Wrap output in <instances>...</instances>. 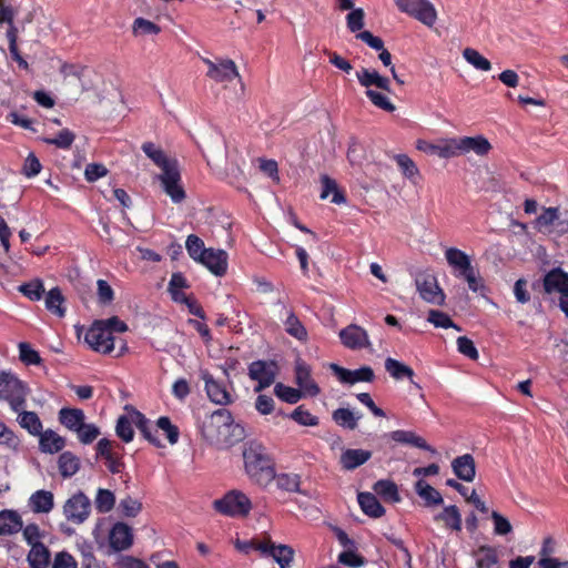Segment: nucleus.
Listing matches in <instances>:
<instances>
[{"label":"nucleus","instance_id":"nucleus-1","mask_svg":"<svg viewBox=\"0 0 568 568\" xmlns=\"http://www.w3.org/2000/svg\"><path fill=\"white\" fill-rule=\"evenodd\" d=\"M202 435L212 445L227 447L243 437V428L235 424L230 410L220 408L207 416L202 424Z\"/></svg>","mask_w":568,"mask_h":568},{"label":"nucleus","instance_id":"nucleus-52","mask_svg":"<svg viewBox=\"0 0 568 568\" xmlns=\"http://www.w3.org/2000/svg\"><path fill=\"white\" fill-rule=\"evenodd\" d=\"M19 291L31 301H39L44 293L41 280H33L19 286Z\"/></svg>","mask_w":568,"mask_h":568},{"label":"nucleus","instance_id":"nucleus-20","mask_svg":"<svg viewBox=\"0 0 568 568\" xmlns=\"http://www.w3.org/2000/svg\"><path fill=\"white\" fill-rule=\"evenodd\" d=\"M454 474L462 480L470 483L476 476L475 459L470 454H464L452 462Z\"/></svg>","mask_w":568,"mask_h":568},{"label":"nucleus","instance_id":"nucleus-19","mask_svg":"<svg viewBox=\"0 0 568 568\" xmlns=\"http://www.w3.org/2000/svg\"><path fill=\"white\" fill-rule=\"evenodd\" d=\"M544 290L547 294L559 293L560 296L568 292V274L561 268L549 271L544 277Z\"/></svg>","mask_w":568,"mask_h":568},{"label":"nucleus","instance_id":"nucleus-8","mask_svg":"<svg viewBox=\"0 0 568 568\" xmlns=\"http://www.w3.org/2000/svg\"><path fill=\"white\" fill-rule=\"evenodd\" d=\"M91 513V501L87 495L79 491L71 496L63 506L65 518L73 524H82Z\"/></svg>","mask_w":568,"mask_h":568},{"label":"nucleus","instance_id":"nucleus-60","mask_svg":"<svg viewBox=\"0 0 568 568\" xmlns=\"http://www.w3.org/2000/svg\"><path fill=\"white\" fill-rule=\"evenodd\" d=\"M74 433L82 444H90L100 435L99 428L94 424L83 423Z\"/></svg>","mask_w":568,"mask_h":568},{"label":"nucleus","instance_id":"nucleus-21","mask_svg":"<svg viewBox=\"0 0 568 568\" xmlns=\"http://www.w3.org/2000/svg\"><path fill=\"white\" fill-rule=\"evenodd\" d=\"M144 154L161 169L162 172L178 165L175 160L169 159L165 152L153 142H144L141 146Z\"/></svg>","mask_w":568,"mask_h":568},{"label":"nucleus","instance_id":"nucleus-38","mask_svg":"<svg viewBox=\"0 0 568 568\" xmlns=\"http://www.w3.org/2000/svg\"><path fill=\"white\" fill-rule=\"evenodd\" d=\"M322 182V192L321 199L325 200L329 195L332 196V202L335 204H342L345 202L344 194L338 190L337 183L335 180L331 179L328 175L321 176Z\"/></svg>","mask_w":568,"mask_h":568},{"label":"nucleus","instance_id":"nucleus-3","mask_svg":"<svg viewBox=\"0 0 568 568\" xmlns=\"http://www.w3.org/2000/svg\"><path fill=\"white\" fill-rule=\"evenodd\" d=\"M27 386L13 374L0 372V400H6L13 412H20L26 406Z\"/></svg>","mask_w":568,"mask_h":568},{"label":"nucleus","instance_id":"nucleus-17","mask_svg":"<svg viewBox=\"0 0 568 568\" xmlns=\"http://www.w3.org/2000/svg\"><path fill=\"white\" fill-rule=\"evenodd\" d=\"M199 262L206 266L214 275L223 276L227 270V253L223 250L207 248Z\"/></svg>","mask_w":568,"mask_h":568},{"label":"nucleus","instance_id":"nucleus-57","mask_svg":"<svg viewBox=\"0 0 568 568\" xmlns=\"http://www.w3.org/2000/svg\"><path fill=\"white\" fill-rule=\"evenodd\" d=\"M158 429H161L168 437V440L171 445H174L179 440V429L175 425H173L169 417L162 416L156 422Z\"/></svg>","mask_w":568,"mask_h":568},{"label":"nucleus","instance_id":"nucleus-32","mask_svg":"<svg viewBox=\"0 0 568 568\" xmlns=\"http://www.w3.org/2000/svg\"><path fill=\"white\" fill-rule=\"evenodd\" d=\"M434 519L436 521H443L445 527L455 531L462 530V516L456 506H447L437 514Z\"/></svg>","mask_w":568,"mask_h":568},{"label":"nucleus","instance_id":"nucleus-47","mask_svg":"<svg viewBox=\"0 0 568 568\" xmlns=\"http://www.w3.org/2000/svg\"><path fill=\"white\" fill-rule=\"evenodd\" d=\"M463 57L469 64L478 70L489 71L491 69L489 60L473 48H466L463 51Z\"/></svg>","mask_w":568,"mask_h":568},{"label":"nucleus","instance_id":"nucleus-61","mask_svg":"<svg viewBox=\"0 0 568 568\" xmlns=\"http://www.w3.org/2000/svg\"><path fill=\"white\" fill-rule=\"evenodd\" d=\"M291 418L303 426H316L318 425V418L312 415L303 406H298L291 414Z\"/></svg>","mask_w":568,"mask_h":568},{"label":"nucleus","instance_id":"nucleus-23","mask_svg":"<svg viewBox=\"0 0 568 568\" xmlns=\"http://www.w3.org/2000/svg\"><path fill=\"white\" fill-rule=\"evenodd\" d=\"M463 155L474 152L479 156L487 155L491 150L490 142L483 135L462 136Z\"/></svg>","mask_w":568,"mask_h":568},{"label":"nucleus","instance_id":"nucleus-54","mask_svg":"<svg viewBox=\"0 0 568 568\" xmlns=\"http://www.w3.org/2000/svg\"><path fill=\"white\" fill-rule=\"evenodd\" d=\"M555 551H556L555 540L551 537L545 538L541 549L539 551V560H538L539 568H547V564H542L544 560L551 561L554 564L559 560V559L552 557Z\"/></svg>","mask_w":568,"mask_h":568},{"label":"nucleus","instance_id":"nucleus-55","mask_svg":"<svg viewBox=\"0 0 568 568\" xmlns=\"http://www.w3.org/2000/svg\"><path fill=\"white\" fill-rule=\"evenodd\" d=\"M75 139V135L72 131L69 129L61 130L54 138H45L44 142L47 144L55 145L60 149H69L73 141Z\"/></svg>","mask_w":568,"mask_h":568},{"label":"nucleus","instance_id":"nucleus-37","mask_svg":"<svg viewBox=\"0 0 568 568\" xmlns=\"http://www.w3.org/2000/svg\"><path fill=\"white\" fill-rule=\"evenodd\" d=\"M50 552L43 544H33L28 554V561L32 568H47Z\"/></svg>","mask_w":568,"mask_h":568},{"label":"nucleus","instance_id":"nucleus-11","mask_svg":"<svg viewBox=\"0 0 568 568\" xmlns=\"http://www.w3.org/2000/svg\"><path fill=\"white\" fill-rule=\"evenodd\" d=\"M201 378L204 382V388L209 399L221 406H226L233 403L232 394L227 390L226 386L215 379L207 371L201 372Z\"/></svg>","mask_w":568,"mask_h":568},{"label":"nucleus","instance_id":"nucleus-14","mask_svg":"<svg viewBox=\"0 0 568 568\" xmlns=\"http://www.w3.org/2000/svg\"><path fill=\"white\" fill-rule=\"evenodd\" d=\"M311 367L301 358L295 362V382L300 386V390L304 396H317L321 388L311 376Z\"/></svg>","mask_w":568,"mask_h":568},{"label":"nucleus","instance_id":"nucleus-10","mask_svg":"<svg viewBox=\"0 0 568 568\" xmlns=\"http://www.w3.org/2000/svg\"><path fill=\"white\" fill-rule=\"evenodd\" d=\"M163 191L174 203H181L185 199V191L181 184V174L178 165L161 172L158 175Z\"/></svg>","mask_w":568,"mask_h":568},{"label":"nucleus","instance_id":"nucleus-45","mask_svg":"<svg viewBox=\"0 0 568 568\" xmlns=\"http://www.w3.org/2000/svg\"><path fill=\"white\" fill-rule=\"evenodd\" d=\"M276 486L288 493H301V478L296 474L275 475Z\"/></svg>","mask_w":568,"mask_h":568},{"label":"nucleus","instance_id":"nucleus-42","mask_svg":"<svg viewBox=\"0 0 568 568\" xmlns=\"http://www.w3.org/2000/svg\"><path fill=\"white\" fill-rule=\"evenodd\" d=\"M395 161L400 169L403 175L412 183L416 184L419 179V170L415 162L406 154H397Z\"/></svg>","mask_w":568,"mask_h":568},{"label":"nucleus","instance_id":"nucleus-41","mask_svg":"<svg viewBox=\"0 0 568 568\" xmlns=\"http://www.w3.org/2000/svg\"><path fill=\"white\" fill-rule=\"evenodd\" d=\"M284 326L286 333L292 337L296 338L300 342L307 341V331L293 312H288L287 318L284 322Z\"/></svg>","mask_w":568,"mask_h":568},{"label":"nucleus","instance_id":"nucleus-28","mask_svg":"<svg viewBox=\"0 0 568 568\" xmlns=\"http://www.w3.org/2000/svg\"><path fill=\"white\" fill-rule=\"evenodd\" d=\"M390 438L397 443L412 445L417 448L435 453V449H433L423 437L418 436L414 432L394 430L390 433Z\"/></svg>","mask_w":568,"mask_h":568},{"label":"nucleus","instance_id":"nucleus-56","mask_svg":"<svg viewBox=\"0 0 568 568\" xmlns=\"http://www.w3.org/2000/svg\"><path fill=\"white\" fill-rule=\"evenodd\" d=\"M366 97L376 108H379L386 112H394L396 109V106L390 102V100L381 92L368 89L366 91Z\"/></svg>","mask_w":568,"mask_h":568},{"label":"nucleus","instance_id":"nucleus-64","mask_svg":"<svg viewBox=\"0 0 568 568\" xmlns=\"http://www.w3.org/2000/svg\"><path fill=\"white\" fill-rule=\"evenodd\" d=\"M364 18L365 13L363 9H353L346 17L347 28L349 31L356 32L362 30L364 27Z\"/></svg>","mask_w":568,"mask_h":568},{"label":"nucleus","instance_id":"nucleus-44","mask_svg":"<svg viewBox=\"0 0 568 568\" xmlns=\"http://www.w3.org/2000/svg\"><path fill=\"white\" fill-rule=\"evenodd\" d=\"M115 505L114 494L104 488H99L94 498V506L98 513L106 514L113 509Z\"/></svg>","mask_w":568,"mask_h":568},{"label":"nucleus","instance_id":"nucleus-4","mask_svg":"<svg viewBox=\"0 0 568 568\" xmlns=\"http://www.w3.org/2000/svg\"><path fill=\"white\" fill-rule=\"evenodd\" d=\"M203 62L207 68L206 77L216 83L223 84L224 87L235 81L240 85V95H243L244 84L233 60L217 58L215 60L203 59Z\"/></svg>","mask_w":568,"mask_h":568},{"label":"nucleus","instance_id":"nucleus-24","mask_svg":"<svg viewBox=\"0 0 568 568\" xmlns=\"http://www.w3.org/2000/svg\"><path fill=\"white\" fill-rule=\"evenodd\" d=\"M372 457V453L365 449H346L342 453L339 463L346 470H353L365 464Z\"/></svg>","mask_w":568,"mask_h":568},{"label":"nucleus","instance_id":"nucleus-58","mask_svg":"<svg viewBox=\"0 0 568 568\" xmlns=\"http://www.w3.org/2000/svg\"><path fill=\"white\" fill-rule=\"evenodd\" d=\"M19 357L27 365H39L41 357L39 353L33 349L28 343L22 342L19 344Z\"/></svg>","mask_w":568,"mask_h":568},{"label":"nucleus","instance_id":"nucleus-34","mask_svg":"<svg viewBox=\"0 0 568 568\" xmlns=\"http://www.w3.org/2000/svg\"><path fill=\"white\" fill-rule=\"evenodd\" d=\"M19 425L28 430L33 436H39L42 433V423L34 412L23 410L18 412Z\"/></svg>","mask_w":568,"mask_h":568},{"label":"nucleus","instance_id":"nucleus-26","mask_svg":"<svg viewBox=\"0 0 568 568\" xmlns=\"http://www.w3.org/2000/svg\"><path fill=\"white\" fill-rule=\"evenodd\" d=\"M361 509L369 517L379 518L384 515L385 509L372 493H359L357 496Z\"/></svg>","mask_w":568,"mask_h":568},{"label":"nucleus","instance_id":"nucleus-50","mask_svg":"<svg viewBox=\"0 0 568 568\" xmlns=\"http://www.w3.org/2000/svg\"><path fill=\"white\" fill-rule=\"evenodd\" d=\"M185 247L189 253V255L194 261H200L202 256L205 254L207 248L204 247V242L196 235L191 234L187 236L185 242Z\"/></svg>","mask_w":568,"mask_h":568},{"label":"nucleus","instance_id":"nucleus-49","mask_svg":"<svg viewBox=\"0 0 568 568\" xmlns=\"http://www.w3.org/2000/svg\"><path fill=\"white\" fill-rule=\"evenodd\" d=\"M274 393L278 398L288 404H295L304 396L300 389L285 386L282 383L275 385Z\"/></svg>","mask_w":568,"mask_h":568},{"label":"nucleus","instance_id":"nucleus-18","mask_svg":"<svg viewBox=\"0 0 568 568\" xmlns=\"http://www.w3.org/2000/svg\"><path fill=\"white\" fill-rule=\"evenodd\" d=\"M359 84L367 90L376 87L383 91L390 92V81L388 78L381 75L375 69L362 68L356 72Z\"/></svg>","mask_w":568,"mask_h":568},{"label":"nucleus","instance_id":"nucleus-16","mask_svg":"<svg viewBox=\"0 0 568 568\" xmlns=\"http://www.w3.org/2000/svg\"><path fill=\"white\" fill-rule=\"evenodd\" d=\"M329 368L342 383L355 384L358 382H372L375 377L371 367L364 366L355 371L346 369L337 364H331Z\"/></svg>","mask_w":568,"mask_h":568},{"label":"nucleus","instance_id":"nucleus-51","mask_svg":"<svg viewBox=\"0 0 568 568\" xmlns=\"http://www.w3.org/2000/svg\"><path fill=\"white\" fill-rule=\"evenodd\" d=\"M427 321L436 327H452L455 328L456 331H460V327L456 325L447 314L437 310H430L428 312Z\"/></svg>","mask_w":568,"mask_h":568},{"label":"nucleus","instance_id":"nucleus-9","mask_svg":"<svg viewBox=\"0 0 568 568\" xmlns=\"http://www.w3.org/2000/svg\"><path fill=\"white\" fill-rule=\"evenodd\" d=\"M415 282L416 288L424 301L434 305H444L445 294L438 286L437 278L434 275L427 273L418 274Z\"/></svg>","mask_w":568,"mask_h":568},{"label":"nucleus","instance_id":"nucleus-53","mask_svg":"<svg viewBox=\"0 0 568 568\" xmlns=\"http://www.w3.org/2000/svg\"><path fill=\"white\" fill-rule=\"evenodd\" d=\"M559 219V209L558 207H547L544 209L542 213L536 219V227L539 231L548 230L555 221Z\"/></svg>","mask_w":568,"mask_h":568},{"label":"nucleus","instance_id":"nucleus-48","mask_svg":"<svg viewBox=\"0 0 568 568\" xmlns=\"http://www.w3.org/2000/svg\"><path fill=\"white\" fill-rule=\"evenodd\" d=\"M361 416L356 417L354 413L347 408H338L333 413L334 422L348 429H355L357 427V422Z\"/></svg>","mask_w":568,"mask_h":568},{"label":"nucleus","instance_id":"nucleus-43","mask_svg":"<svg viewBox=\"0 0 568 568\" xmlns=\"http://www.w3.org/2000/svg\"><path fill=\"white\" fill-rule=\"evenodd\" d=\"M374 491L385 501L397 503L400 500L397 486L390 480H378L374 485Z\"/></svg>","mask_w":568,"mask_h":568},{"label":"nucleus","instance_id":"nucleus-15","mask_svg":"<svg viewBox=\"0 0 568 568\" xmlns=\"http://www.w3.org/2000/svg\"><path fill=\"white\" fill-rule=\"evenodd\" d=\"M133 542L132 528L124 523H116L110 530L109 544L113 551L129 549Z\"/></svg>","mask_w":568,"mask_h":568},{"label":"nucleus","instance_id":"nucleus-33","mask_svg":"<svg viewBox=\"0 0 568 568\" xmlns=\"http://www.w3.org/2000/svg\"><path fill=\"white\" fill-rule=\"evenodd\" d=\"M80 458L71 452H64L59 456L58 467L62 477L69 478L80 469Z\"/></svg>","mask_w":568,"mask_h":568},{"label":"nucleus","instance_id":"nucleus-29","mask_svg":"<svg viewBox=\"0 0 568 568\" xmlns=\"http://www.w3.org/2000/svg\"><path fill=\"white\" fill-rule=\"evenodd\" d=\"M29 506L34 513H49L54 506L53 494L48 490H37L29 499Z\"/></svg>","mask_w":568,"mask_h":568},{"label":"nucleus","instance_id":"nucleus-59","mask_svg":"<svg viewBox=\"0 0 568 568\" xmlns=\"http://www.w3.org/2000/svg\"><path fill=\"white\" fill-rule=\"evenodd\" d=\"M160 27L150 20L138 18L133 22V32L136 36L158 34Z\"/></svg>","mask_w":568,"mask_h":568},{"label":"nucleus","instance_id":"nucleus-25","mask_svg":"<svg viewBox=\"0 0 568 568\" xmlns=\"http://www.w3.org/2000/svg\"><path fill=\"white\" fill-rule=\"evenodd\" d=\"M445 258L458 275L473 267L470 257L464 251L456 247L447 248L445 251Z\"/></svg>","mask_w":568,"mask_h":568},{"label":"nucleus","instance_id":"nucleus-7","mask_svg":"<svg viewBox=\"0 0 568 568\" xmlns=\"http://www.w3.org/2000/svg\"><path fill=\"white\" fill-rule=\"evenodd\" d=\"M84 339L95 352L110 354L114 349V337L101 321L93 323L87 332Z\"/></svg>","mask_w":568,"mask_h":568},{"label":"nucleus","instance_id":"nucleus-63","mask_svg":"<svg viewBox=\"0 0 568 568\" xmlns=\"http://www.w3.org/2000/svg\"><path fill=\"white\" fill-rule=\"evenodd\" d=\"M494 521V532L499 536H505L511 532L513 526L509 520L497 511L491 513Z\"/></svg>","mask_w":568,"mask_h":568},{"label":"nucleus","instance_id":"nucleus-5","mask_svg":"<svg viewBox=\"0 0 568 568\" xmlns=\"http://www.w3.org/2000/svg\"><path fill=\"white\" fill-rule=\"evenodd\" d=\"M213 506L222 515L237 517L248 515L252 503L244 493L231 490L222 498L214 500Z\"/></svg>","mask_w":568,"mask_h":568},{"label":"nucleus","instance_id":"nucleus-35","mask_svg":"<svg viewBox=\"0 0 568 568\" xmlns=\"http://www.w3.org/2000/svg\"><path fill=\"white\" fill-rule=\"evenodd\" d=\"M438 148V156L442 159L460 156L463 155L462 136L439 140Z\"/></svg>","mask_w":568,"mask_h":568},{"label":"nucleus","instance_id":"nucleus-2","mask_svg":"<svg viewBox=\"0 0 568 568\" xmlns=\"http://www.w3.org/2000/svg\"><path fill=\"white\" fill-rule=\"evenodd\" d=\"M245 471L250 479L261 486H268L275 478L272 460L265 448L255 442L248 443L243 450Z\"/></svg>","mask_w":568,"mask_h":568},{"label":"nucleus","instance_id":"nucleus-22","mask_svg":"<svg viewBox=\"0 0 568 568\" xmlns=\"http://www.w3.org/2000/svg\"><path fill=\"white\" fill-rule=\"evenodd\" d=\"M65 447V438L52 429H47L39 435V448L42 453L55 454Z\"/></svg>","mask_w":568,"mask_h":568},{"label":"nucleus","instance_id":"nucleus-36","mask_svg":"<svg viewBox=\"0 0 568 568\" xmlns=\"http://www.w3.org/2000/svg\"><path fill=\"white\" fill-rule=\"evenodd\" d=\"M477 568H495L498 564L496 549L489 546H480L474 554Z\"/></svg>","mask_w":568,"mask_h":568},{"label":"nucleus","instance_id":"nucleus-39","mask_svg":"<svg viewBox=\"0 0 568 568\" xmlns=\"http://www.w3.org/2000/svg\"><path fill=\"white\" fill-rule=\"evenodd\" d=\"M415 490L418 496L426 501L427 506L440 505L443 503V498L439 491L423 479H419L416 483Z\"/></svg>","mask_w":568,"mask_h":568},{"label":"nucleus","instance_id":"nucleus-31","mask_svg":"<svg viewBox=\"0 0 568 568\" xmlns=\"http://www.w3.org/2000/svg\"><path fill=\"white\" fill-rule=\"evenodd\" d=\"M85 419V415L80 408H62L59 412V420L69 430L75 432Z\"/></svg>","mask_w":568,"mask_h":568},{"label":"nucleus","instance_id":"nucleus-6","mask_svg":"<svg viewBox=\"0 0 568 568\" xmlns=\"http://www.w3.org/2000/svg\"><path fill=\"white\" fill-rule=\"evenodd\" d=\"M395 2L400 11L413 16L427 27L436 22V10L427 0H395Z\"/></svg>","mask_w":568,"mask_h":568},{"label":"nucleus","instance_id":"nucleus-12","mask_svg":"<svg viewBox=\"0 0 568 568\" xmlns=\"http://www.w3.org/2000/svg\"><path fill=\"white\" fill-rule=\"evenodd\" d=\"M248 376L258 383L254 390L261 392L274 383L276 366L274 363L263 361L253 362L248 367Z\"/></svg>","mask_w":568,"mask_h":568},{"label":"nucleus","instance_id":"nucleus-27","mask_svg":"<svg viewBox=\"0 0 568 568\" xmlns=\"http://www.w3.org/2000/svg\"><path fill=\"white\" fill-rule=\"evenodd\" d=\"M22 520L17 511H0V535H13L22 529Z\"/></svg>","mask_w":568,"mask_h":568},{"label":"nucleus","instance_id":"nucleus-46","mask_svg":"<svg viewBox=\"0 0 568 568\" xmlns=\"http://www.w3.org/2000/svg\"><path fill=\"white\" fill-rule=\"evenodd\" d=\"M271 556L281 568H290L294 558V550L287 545L274 546Z\"/></svg>","mask_w":568,"mask_h":568},{"label":"nucleus","instance_id":"nucleus-13","mask_svg":"<svg viewBox=\"0 0 568 568\" xmlns=\"http://www.w3.org/2000/svg\"><path fill=\"white\" fill-rule=\"evenodd\" d=\"M338 335L342 344L349 349H362L371 346L367 332L356 324H351L341 329Z\"/></svg>","mask_w":568,"mask_h":568},{"label":"nucleus","instance_id":"nucleus-62","mask_svg":"<svg viewBox=\"0 0 568 568\" xmlns=\"http://www.w3.org/2000/svg\"><path fill=\"white\" fill-rule=\"evenodd\" d=\"M0 444L12 450H17L20 446L19 437L0 422Z\"/></svg>","mask_w":568,"mask_h":568},{"label":"nucleus","instance_id":"nucleus-30","mask_svg":"<svg viewBox=\"0 0 568 568\" xmlns=\"http://www.w3.org/2000/svg\"><path fill=\"white\" fill-rule=\"evenodd\" d=\"M385 369L394 379L398 381V379L406 377L417 388H420V386L413 381L414 371L406 364H404L397 359H394L392 357H388L385 361Z\"/></svg>","mask_w":568,"mask_h":568},{"label":"nucleus","instance_id":"nucleus-40","mask_svg":"<svg viewBox=\"0 0 568 568\" xmlns=\"http://www.w3.org/2000/svg\"><path fill=\"white\" fill-rule=\"evenodd\" d=\"M63 295L58 287L51 288L45 295V307L49 312L57 315L58 317H63L65 314V308L63 307Z\"/></svg>","mask_w":568,"mask_h":568}]
</instances>
